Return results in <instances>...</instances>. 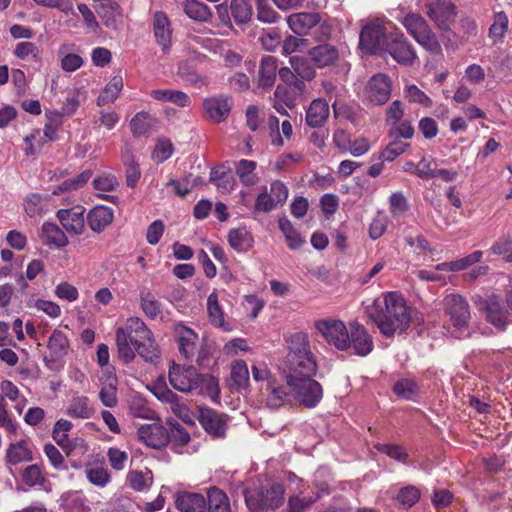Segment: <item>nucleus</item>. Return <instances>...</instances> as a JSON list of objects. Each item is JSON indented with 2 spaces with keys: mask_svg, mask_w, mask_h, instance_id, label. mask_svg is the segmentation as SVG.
Instances as JSON below:
<instances>
[{
  "mask_svg": "<svg viewBox=\"0 0 512 512\" xmlns=\"http://www.w3.org/2000/svg\"><path fill=\"white\" fill-rule=\"evenodd\" d=\"M91 176L92 172L90 170H85L81 172L79 175L63 181L53 191V194L59 195L63 192L78 190L82 188L90 180Z\"/></svg>",
  "mask_w": 512,
  "mask_h": 512,
  "instance_id": "nucleus-51",
  "label": "nucleus"
},
{
  "mask_svg": "<svg viewBox=\"0 0 512 512\" xmlns=\"http://www.w3.org/2000/svg\"><path fill=\"white\" fill-rule=\"evenodd\" d=\"M228 242L237 251H247L252 247L253 238L245 227H239L229 231Z\"/></svg>",
  "mask_w": 512,
  "mask_h": 512,
  "instance_id": "nucleus-40",
  "label": "nucleus"
},
{
  "mask_svg": "<svg viewBox=\"0 0 512 512\" xmlns=\"http://www.w3.org/2000/svg\"><path fill=\"white\" fill-rule=\"evenodd\" d=\"M137 434L140 441L154 449L164 447L170 440L168 430L160 423L142 425Z\"/></svg>",
  "mask_w": 512,
  "mask_h": 512,
  "instance_id": "nucleus-16",
  "label": "nucleus"
},
{
  "mask_svg": "<svg viewBox=\"0 0 512 512\" xmlns=\"http://www.w3.org/2000/svg\"><path fill=\"white\" fill-rule=\"evenodd\" d=\"M184 12L189 18L200 22L208 21L212 16L209 7L197 0H187L184 4Z\"/></svg>",
  "mask_w": 512,
  "mask_h": 512,
  "instance_id": "nucleus-49",
  "label": "nucleus"
},
{
  "mask_svg": "<svg viewBox=\"0 0 512 512\" xmlns=\"http://www.w3.org/2000/svg\"><path fill=\"white\" fill-rule=\"evenodd\" d=\"M49 197L39 193L28 194L23 201L25 213L30 218H39L48 210Z\"/></svg>",
  "mask_w": 512,
  "mask_h": 512,
  "instance_id": "nucleus-33",
  "label": "nucleus"
},
{
  "mask_svg": "<svg viewBox=\"0 0 512 512\" xmlns=\"http://www.w3.org/2000/svg\"><path fill=\"white\" fill-rule=\"evenodd\" d=\"M310 59L318 68H325L336 63L339 58L337 48L331 44H321L309 50Z\"/></svg>",
  "mask_w": 512,
  "mask_h": 512,
  "instance_id": "nucleus-27",
  "label": "nucleus"
},
{
  "mask_svg": "<svg viewBox=\"0 0 512 512\" xmlns=\"http://www.w3.org/2000/svg\"><path fill=\"white\" fill-rule=\"evenodd\" d=\"M315 329L335 348L347 351L350 348V332L343 321L334 318L319 319L314 323Z\"/></svg>",
  "mask_w": 512,
  "mask_h": 512,
  "instance_id": "nucleus-6",
  "label": "nucleus"
},
{
  "mask_svg": "<svg viewBox=\"0 0 512 512\" xmlns=\"http://www.w3.org/2000/svg\"><path fill=\"white\" fill-rule=\"evenodd\" d=\"M122 160L125 165L126 184L133 188L141 176L139 165L135 162L134 156L129 149H125L122 152Z\"/></svg>",
  "mask_w": 512,
  "mask_h": 512,
  "instance_id": "nucleus-45",
  "label": "nucleus"
},
{
  "mask_svg": "<svg viewBox=\"0 0 512 512\" xmlns=\"http://www.w3.org/2000/svg\"><path fill=\"white\" fill-rule=\"evenodd\" d=\"M155 396L170 405L171 411L182 421L186 423L193 422V415L187 405L181 401V398L168 388H159L155 391Z\"/></svg>",
  "mask_w": 512,
  "mask_h": 512,
  "instance_id": "nucleus-20",
  "label": "nucleus"
},
{
  "mask_svg": "<svg viewBox=\"0 0 512 512\" xmlns=\"http://www.w3.org/2000/svg\"><path fill=\"white\" fill-rule=\"evenodd\" d=\"M126 482L137 492L147 491L153 484V473L147 468L144 471L132 470L128 472Z\"/></svg>",
  "mask_w": 512,
  "mask_h": 512,
  "instance_id": "nucleus-36",
  "label": "nucleus"
},
{
  "mask_svg": "<svg viewBox=\"0 0 512 512\" xmlns=\"http://www.w3.org/2000/svg\"><path fill=\"white\" fill-rule=\"evenodd\" d=\"M154 119L147 112H138L130 121V129L135 137L144 136L152 130Z\"/></svg>",
  "mask_w": 512,
  "mask_h": 512,
  "instance_id": "nucleus-43",
  "label": "nucleus"
},
{
  "mask_svg": "<svg viewBox=\"0 0 512 512\" xmlns=\"http://www.w3.org/2000/svg\"><path fill=\"white\" fill-rule=\"evenodd\" d=\"M99 398L102 404L106 407L116 406L117 400V378L113 374H108L104 380L101 381V389Z\"/></svg>",
  "mask_w": 512,
  "mask_h": 512,
  "instance_id": "nucleus-37",
  "label": "nucleus"
},
{
  "mask_svg": "<svg viewBox=\"0 0 512 512\" xmlns=\"http://www.w3.org/2000/svg\"><path fill=\"white\" fill-rule=\"evenodd\" d=\"M207 312L210 323L223 331H230L231 326L225 322L224 312L219 304L218 295L212 292L207 298Z\"/></svg>",
  "mask_w": 512,
  "mask_h": 512,
  "instance_id": "nucleus-34",
  "label": "nucleus"
},
{
  "mask_svg": "<svg viewBox=\"0 0 512 512\" xmlns=\"http://www.w3.org/2000/svg\"><path fill=\"white\" fill-rule=\"evenodd\" d=\"M404 94L409 102L418 103L427 108L432 106L431 98L414 84L407 85L405 87Z\"/></svg>",
  "mask_w": 512,
  "mask_h": 512,
  "instance_id": "nucleus-59",
  "label": "nucleus"
},
{
  "mask_svg": "<svg viewBox=\"0 0 512 512\" xmlns=\"http://www.w3.org/2000/svg\"><path fill=\"white\" fill-rule=\"evenodd\" d=\"M287 385L294 397L308 408L315 407L322 399V387L313 377L301 379H296L295 376L287 377Z\"/></svg>",
  "mask_w": 512,
  "mask_h": 512,
  "instance_id": "nucleus-7",
  "label": "nucleus"
},
{
  "mask_svg": "<svg viewBox=\"0 0 512 512\" xmlns=\"http://www.w3.org/2000/svg\"><path fill=\"white\" fill-rule=\"evenodd\" d=\"M321 20L316 12L294 13L287 17L289 28L297 35H306Z\"/></svg>",
  "mask_w": 512,
  "mask_h": 512,
  "instance_id": "nucleus-25",
  "label": "nucleus"
},
{
  "mask_svg": "<svg viewBox=\"0 0 512 512\" xmlns=\"http://www.w3.org/2000/svg\"><path fill=\"white\" fill-rule=\"evenodd\" d=\"M230 386L233 389H243L247 387L249 382V371L243 360L233 362L230 374Z\"/></svg>",
  "mask_w": 512,
  "mask_h": 512,
  "instance_id": "nucleus-44",
  "label": "nucleus"
},
{
  "mask_svg": "<svg viewBox=\"0 0 512 512\" xmlns=\"http://www.w3.org/2000/svg\"><path fill=\"white\" fill-rule=\"evenodd\" d=\"M231 15L236 23H247L252 16V6L248 0H231Z\"/></svg>",
  "mask_w": 512,
  "mask_h": 512,
  "instance_id": "nucleus-53",
  "label": "nucleus"
},
{
  "mask_svg": "<svg viewBox=\"0 0 512 512\" xmlns=\"http://www.w3.org/2000/svg\"><path fill=\"white\" fill-rule=\"evenodd\" d=\"M84 212V207L76 206L70 209L59 210L57 217L68 233L79 235L85 227Z\"/></svg>",
  "mask_w": 512,
  "mask_h": 512,
  "instance_id": "nucleus-19",
  "label": "nucleus"
},
{
  "mask_svg": "<svg viewBox=\"0 0 512 512\" xmlns=\"http://www.w3.org/2000/svg\"><path fill=\"white\" fill-rule=\"evenodd\" d=\"M284 486L278 482L267 481L259 487L246 489L245 503L250 512L274 510L284 502Z\"/></svg>",
  "mask_w": 512,
  "mask_h": 512,
  "instance_id": "nucleus-3",
  "label": "nucleus"
},
{
  "mask_svg": "<svg viewBox=\"0 0 512 512\" xmlns=\"http://www.w3.org/2000/svg\"><path fill=\"white\" fill-rule=\"evenodd\" d=\"M196 391H198L199 394L207 395L212 399L217 398L220 392L217 378L211 375L200 374L198 389Z\"/></svg>",
  "mask_w": 512,
  "mask_h": 512,
  "instance_id": "nucleus-56",
  "label": "nucleus"
},
{
  "mask_svg": "<svg viewBox=\"0 0 512 512\" xmlns=\"http://www.w3.org/2000/svg\"><path fill=\"white\" fill-rule=\"evenodd\" d=\"M388 41L386 29L380 21L367 24L360 34V46L370 54L383 53Z\"/></svg>",
  "mask_w": 512,
  "mask_h": 512,
  "instance_id": "nucleus-11",
  "label": "nucleus"
},
{
  "mask_svg": "<svg viewBox=\"0 0 512 512\" xmlns=\"http://www.w3.org/2000/svg\"><path fill=\"white\" fill-rule=\"evenodd\" d=\"M384 52H388L397 63L404 66H411L417 59L414 47L403 34L393 36Z\"/></svg>",
  "mask_w": 512,
  "mask_h": 512,
  "instance_id": "nucleus-15",
  "label": "nucleus"
},
{
  "mask_svg": "<svg viewBox=\"0 0 512 512\" xmlns=\"http://www.w3.org/2000/svg\"><path fill=\"white\" fill-rule=\"evenodd\" d=\"M42 235L50 245L65 247L68 244L65 233L54 223L45 222L42 225Z\"/></svg>",
  "mask_w": 512,
  "mask_h": 512,
  "instance_id": "nucleus-48",
  "label": "nucleus"
},
{
  "mask_svg": "<svg viewBox=\"0 0 512 512\" xmlns=\"http://www.w3.org/2000/svg\"><path fill=\"white\" fill-rule=\"evenodd\" d=\"M173 154V144L169 139H160L153 151L152 158L157 163H162Z\"/></svg>",
  "mask_w": 512,
  "mask_h": 512,
  "instance_id": "nucleus-62",
  "label": "nucleus"
},
{
  "mask_svg": "<svg viewBox=\"0 0 512 512\" xmlns=\"http://www.w3.org/2000/svg\"><path fill=\"white\" fill-rule=\"evenodd\" d=\"M286 343L288 348L287 360L289 358L305 356L312 353L310 350L308 336L305 333L297 332L290 335L287 338Z\"/></svg>",
  "mask_w": 512,
  "mask_h": 512,
  "instance_id": "nucleus-35",
  "label": "nucleus"
},
{
  "mask_svg": "<svg viewBox=\"0 0 512 512\" xmlns=\"http://www.w3.org/2000/svg\"><path fill=\"white\" fill-rule=\"evenodd\" d=\"M152 27L157 44L162 47L163 52H167L171 47L172 39V28L168 16L162 11L155 12Z\"/></svg>",
  "mask_w": 512,
  "mask_h": 512,
  "instance_id": "nucleus-21",
  "label": "nucleus"
},
{
  "mask_svg": "<svg viewBox=\"0 0 512 512\" xmlns=\"http://www.w3.org/2000/svg\"><path fill=\"white\" fill-rule=\"evenodd\" d=\"M62 125V117L58 113H53L48 117V121L44 127V139L43 142L57 140V132Z\"/></svg>",
  "mask_w": 512,
  "mask_h": 512,
  "instance_id": "nucleus-61",
  "label": "nucleus"
},
{
  "mask_svg": "<svg viewBox=\"0 0 512 512\" xmlns=\"http://www.w3.org/2000/svg\"><path fill=\"white\" fill-rule=\"evenodd\" d=\"M114 218V211L107 206H96L91 209L87 215V223L90 229L96 233H100L108 227Z\"/></svg>",
  "mask_w": 512,
  "mask_h": 512,
  "instance_id": "nucleus-26",
  "label": "nucleus"
},
{
  "mask_svg": "<svg viewBox=\"0 0 512 512\" xmlns=\"http://www.w3.org/2000/svg\"><path fill=\"white\" fill-rule=\"evenodd\" d=\"M94 8L107 28L117 29L123 21L122 9L113 0H97Z\"/></svg>",
  "mask_w": 512,
  "mask_h": 512,
  "instance_id": "nucleus-17",
  "label": "nucleus"
},
{
  "mask_svg": "<svg viewBox=\"0 0 512 512\" xmlns=\"http://www.w3.org/2000/svg\"><path fill=\"white\" fill-rule=\"evenodd\" d=\"M256 17L266 24H273L279 21L280 15L269 4L268 0H256Z\"/></svg>",
  "mask_w": 512,
  "mask_h": 512,
  "instance_id": "nucleus-54",
  "label": "nucleus"
},
{
  "mask_svg": "<svg viewBox=\"0 0 512 512\" xmlns=\"http://www.w3.org/2000/svg\"><path fill=\"white\" fill-rule=\"evenodd\" d=\"M174 338L180 355L187 362L204 365L209 357V351L204 340L191 328L179 323L174 326Z\"/></svg>",
  "mask_w": 512,
  "mask_h": 512,
  "instance_id": "nucleus-4",
  "label": "nucleus"
},
{
  "mask_svg": "<svg viewBox=\"0 0 512 512\" xmlns=\"http://www.w3.org/2000/svg\"><path fill=\"white\" fill-rule=\"evenodd\" d=\"M198 420L207 433L215 437L225 435V420L216 411L210 408H199Z\"/></svg>",
  "mask_w": 512,
  "mask_h": 512,
  "instance_id": "nucleus-24",
  "label": "nucleus"
},
{
  "mask_svg": "<svg viewBox=\"0 0 512 512\" xmlns=\"http://www.w3.org/2000/svg\"><path fill=\"white\" fill-rule=\"evenodd\" d=\"M123 88V80L120 76H114L105 86L102 93L97 98V105L104 106L113 103Z\"/></svg>",
  "mask_w": 512,
  "mask_h": 512,
  "instance_id": "nucleus-47",
  "label": "nucleus"
},
{
  "mask_svg": "<svg viewBox=\"0 0 512 512\" xmlns=\"http://www.w3.org/2000/svg\"><path fill=\"white\" fill-rule=\"evenodd\" d=\"M509 20L507 15L500 11L494 13L493 23L489 28L488 37L493 44L501 43L505 34L508 31Z\"/></svg>",
  "mask_w": 512,
  "mask_h": 512,
  "instance_id": "nucleus-42",
  "label": "nucleus"
},
{
  "mask_svg": "<svg viewBox=\"0 0 512 512\" xmlns=\"http://www.w3.org/2000/svg\"><path fill=\"white\" fill-rule=\"evenodd\" d=\"M478 310L484 314L485 319L499 331L506 330L509 313L502 306L499 295L491 294L487 298L478 297L474 300Z\"/></svg>",
  "mask_w": 512,
  "mask_h": 512,
  "instance_id": "nucleus-8",
  "label": "nucleus"
},
{
  "mask_svg": "<svg viewBox=\"0 0 512 512\" xmlns=\"http://www.w3.org/2000/svg\"><path fill=\"white\" fill-rule=\"evenodd\" d=\"M85 475L91 484L98 487H105L111 481L108 469L102 464L86 466Z\"/></svg>",
  "mask_w": 512,
  "mask_h": 512,
  "instance_id": "nucleus-46",
  "label": "nucleus"
},
{
  "mask_svg": "<svg viewBox=\"0 0 512 512\" xmlns=\"http://www.w3.org/2000/svg\"><path fill=\"white\" fill-rule=\"evenodd\" d=\"M256 167V162L252 160L242 159L237 162L235 166L236 175L243 185L251 187L258 183L259 178L255 174Z\"/></svg>",
  "mask_w": 512,
  "mask_h": 512,
  "instance_id": "nucleus-38",
  "label": "nucleus"
},
{
  "mask_svg": "<svg viewBox=\"0 0 512 512\" xmlns=\"http://www.w3.org/2000/svg\"><path fill=\"white\" fill-rule=\"evenodd\" d=\"M140 304L144 314L150 318L155 319L161 313V304L149 290H142L140 292Z\"/></svg>",
  "mask_w": 512,
  "mask_h": 512,
  "instance_id": "nucleus-50",
  "label": "nucleus"
},
{
  "mask_svg": "<svg viewBox=\"0 0 512 512\" xmlns=\"http://www.w3.org/2000/svg\"><path fill=\"white\" fill-rule=\"evenodd\" d=\"M22 480L28 486H36L43 485L45 482V477L40 469V467L36 464L27 466L22 471Z\"/></svg>",
  "mask_w": 512,
  "mask_h": 512,
  "instance_id": "nucleus-58",
  "label": "nucleus"
},
{
  "mask_svg": "<svg viewBox=\"0 0 512 512\" xmlns=\"http://www.w3.org/2000/svg\"><path fill=\"white\" fill-rule=\"evenodd\" d=\"M279 228L284 234L286 242L290 249L295 250L303 245L304 239L301 237V235L293 227L292 223L288 219L281 218L279 220Z\"/></svg>",
  "mask_w": 512,
  "mask_h": 512,
  "instance_id": "nucleus-52",
  "label": "nucleus"
},
{
  "mask_svg": "<svg viewBox=\"0 0 512 512\" xmlns=\"http://www.w3.org/2000/svg\"><path fill=\"white\" fill-rule=\"evenodd\" d=\"M289 372L287 377L295 376L296 379L313 377L317 371V364L312 353L288 360Z\"/></svg>",
  "mask_w": 512,
  "mask_h": 512,
  "instance_id": "nucleus-23",
  "label": "nucleus"
},
{
  "mask_svg": "<svg viewBox=\"0 0 512 512\" xmlns=\"http://www.w3.org/2000/svg\"><path fill=\"white\" fill-rule=\"evenodd\" d=\"M66 413L72 418L89 419L94 410L89 405V399L86 396H77L71 400Z\"/></svg>",
  "mask_w": 512,
  "mask_h": 512,
  "instance_id": "nucleus-41",
  "label": "nucleus"
},
{
  "mask_svg": "<svg viewBox=\"0 0 512 512\" xmlns=\"http://www.w3.org/2000/svg\"><path fill=\"white\" fill-rule=\"evenodd\" d=\"M168 376L172 387L180 392L189 393L198 389L200 374L193 366L173 364Z\"/></svg>",
  "mask_w": 512,
  "mask_h": 512,
  "instance_id": "nucleus-12",
  "label": "nucleus"
},
{
  "mask_svg": "<svg viewBox=\"0 0 512 512\" xmlns=\"http://www.w3.org/2000/svg\"><path fill=\"white\" fill-rule=\"evenodd\" d=\"M443 307L452 325L457 329L468 327L471 313L467 300L460 294L451 293L444 297Z\"/></svg>",
  "mask_w": 512,
  "mask_h": 512,
  "instance_id": "nucleus-10",
  "label": "nucleus"
},
{
  "mask_svg": "<svg viewBox=\"0 0 512 512\" xmlns=\"http://www.w3.org/2000/svg\"><path fill=\"white\" fill-rule=\"evenodd\" d=\"M206 501V512H231V505L227 494L216 486L207 489Z\"/></svg>",
  "mask_w": 512,
  "mask_h": 512,
  "instance_id": "nucleus-30",
  "label": "nucleus"
},
{
  "mask_svg": "<svg viewBox=\"0 0 512 512\" xmlns=\"http://www.w3.org/2000/svg\"><path fill=\"white\" fill-rule=\"evenodd\" d=\"M401 23L415 41L432 54H440L442 47L425 19L415 13L403 17Z\"/></svg>",
  "mask_w": 512,
  "mask_h": 512,
  "instance_id": "nucleus-5",
  "label": "nucleus"
},
{
  "mask_svg": "<svg viewBox=\"0 0 512 512\" xmlns=\"http://www.w3.org/2000/svg\"><path fill=\"white\" fill-rule=\"evenodd\" d=\"M116 344L119 358L130 363L137 352L145 361L155 362L159 358L158 345L152 332L139 317H130L116 330Z\"/></svg>",
  "mask_w": 512,
  "mask_h": 512,
  "instance_id": "nucleus-1",
  "label": "nucleus"
},
{
  "mask_svg": "<svg viewBox=\"0 0 512 512\" xmlns=\"http://www.w3.org/2000/svg\"><path fill=\"white\" fill-rule=\"evenodd\" d=\"M33 459V453L28 440L22 439L11 443L6 450V461L10 465L29 462Z\"/></svg>",
  "mask_w": 512,
  "mask_h": 512,
  "instance_id": "nucleus-28",
  "label": "nucleus"
},
{
  "mask_svg": "<svg viewBox=\"0 0 512 512\" xmlns=\"http://www.w3.org/2000/svg\"><path fill=\"white\" fill-rule=\"evenodd\" d=\"M268 389L270 390V393L266 399L267 405L275 409L283 406L288 398V394L285 392L284 388L269 384Z\"/></svg>",
  "mask_w": 512,
  "mask_h": 512,
  "instance_id": "nucleus-64",
  "label": "nucleus"
},
{
  "mask_svg": "<svg viewBox=\"0 0 512 512\" xmlns=\"http://www.w3.org/2000/svg\"><path fill=\"white\" fill-rule=\"evenodd\" d=\"M14 55L21 60H25L28 57L37 60L40 55V50L33 42L24 41L19 42L15 46Z\"/></svg>",
  "mask_w": 512,
  "mask_h": 512,
  "instance_id": "nucleus-63",
  "label": "nucleus"
},
{
  "mask_svg": "<svg viewBox=\"0 0 512 512\" xmlns=\"http://www.w3.org/2000/svg\"><path fill=\"white\" fill-rule=\"evenodd\" d=\"M69 347V341L66 335L55 329L49 337L47 348L50 351V355L53 360L60 359L66 355Z\"/></svg>",
  "mask_w": 512,
  "mask_h": 512,
  "instance_id": "nucleus-39",
  "label": "nucleus"
},
{
  "mask_svg": "<svg viewBox=\"0 0 512 512\" xmlns=\"http://www.w3.org/2000/svg\"><path fill=\"white\" fill-rule=\"evenodd\" d=\"M329 116V104L324 99H315L306 112V123L313 128L322 126Z\"/></svg>",
  "mask_w": 512,
  "mask_h": 512,
  "instance_id": "nucleus-29",
  "label": "nucleus"
},
{
  "mask_svg": "<svg viewBox=\"0 0 512 512\" xmlns=\"http://www.w3.org/2000/svg\"><path fill=\"white\" fill-rule=\"evenodd\" d=\"M420 498V492L415 486L402 488L397 497V502L404 508L412 507Z\"/></svg>",
  "mask_w": 512,
  "mask_h": 512,
  "instance_id": "nucleus-60",
  "label": "nucleus"
},
{
  "mask_svg": "<svg viewBox=\"0 0 512 512\" xmlns=\"http://www.w3.org/2000/svg\"><path fill=\"white\" fill-rule=\"evenodd\" d=\"M232 106V98L223 94L207 97L202 103L205 117L215 123L225 121L231 112Z\"/></svg>",
  "mask_w": 512,
  "mask_h": 512,
  "instance_id": "nucleus-14",
  "label": "nucleus"
},
{
  "mask_svg": "<svg viewBox=\"0 0 512 512\" xmlns=\"http://www.w3.org/2000/svg\"><path fill=\"white\" fill-rule=\"evenodd\" d=\"M68 45H61L58 54L63 55L61 58V68L66 72H74L83 65L81 56L74 53L64 54L68 50Z\"/></svg>",
  "mask_w": 512,
  "mask_h": 512,
  "instance_id": "nucleus-55",
  "label": "nucleus"
},
{
  "mask_svg": "<svg viewBox=\"0 0 512 512\" xmlns=\"http://www.w3.org/2000/svg\"><path fill=\"white\" fill-rule=\"evenodd\" d=\"M428 17L442 31L450 30L455 21L454 5L447 0H418Z\"/></svg>",
  "mask_w": 512,
  "mask_h": 512,
  "instance_id": "nucleus-9",
  "label": "nucleus"
},
{
  "mask_svg": "<svg viewBox=\"0 0 512 512\" xmlns=\"http://www.w3.org/2000/svg\"><path fill=\"white\" fill-rule=\"evenodd\" d=\"M290 62L296 74L303 80L310 81L315 77L316 71L307 62L306 59L300 57H292Z\"/></svg>",
  "mask_w": 512,
  "mask_h": 512,
  "instance_id": "nucleus-57",
  "label": "nucleus"
},
{
  "mask_svg": "<svg viewBox=\"0 0 512 512\" xmlns=\"http://www.w3.org/2000/svg\"><path fill=\"white\" fill-rule=\"evenodd\" d=\"M369 317L375 322L380 332L391 337L403 333L410 325L411 316L401 295L391 292L384 297V307L368 308Z\"/></svg>",
  "mask_w": 512,
  "mask_h": 512,
  "instance_id": "nucleus-2",
  "label": "nucleus"
},
{
  "mask_svg": "<svg viewBox=\"0 0 512 512\" xmlns=\"http://www.w3.org/2000/svg\"><path fill=\"white\" fill-rule=\"evenodd\" d=\"M277 71V59L270 55L264 56L260 63L258 86L262 88L271 87L276 80Z\"/></svg>",
  "mask_w": 512,
  "mask_h": 512,
  "instance_id": "nucleus-32",
  "label": "nucleus"
},
{
  "mask_svg": "<svg viewBox=\"0 0 512 512\" xmlns=\"http://www.w3.org/2000/svg\"><path fill=\"white\" fill-rule=\"evenodd\" d=\"M363 96L370 104H385L391 96V81L389 77L382 73L372 76L364 88Z\"/></svg>",
  "mask_w": 512,
  "mask_h": 512,
  "instance_id": "nucleus-13",
  "label": "nucleus"
},
{
  "mask_svg": "<svg viewBox=\"0 0 512 512\" xmlns=\"http://www.w3.org/2000/svg\"><path fill=\"white\" fill-rule=\"evenodd\" d=\"M153 99L161 102H170L174 105L184 108L191 104V98L188 94L174 89H155L150 92Z\"/></svg>",
  "mask_w": 512,
  "mask_h": 512,
  "instance_id": "nucleus-31",
  "label": "nucleus"
},
{
  "mask_svg": "<svg viewBox=\"0 0 512 512\" xmlns=\"http://www.w3.org/2000/svg\"><path fill=\"white\" fill-rule=\"evenodd\" d=\"M174 503L179 512H206V496L190 491H178L174 494Z\"/></svg>",
  "mask_w": 512,
  "mask_h": 512,
  "instance_id": "nucleus-18",
  "label": "nucleus"
},
{
  "mask_svg": "<svg viewBox=\"0 0 512 512\" xmlns=\"http://www.w3.org/2000/svg\"><path fill=\"white\" fill-rule=\"evenodd\" d=\"M350 348L359 356L368 355L373 349V342L361 324L357 322L350 323Z\"/></svg>",
  "mask_w": 512,
  "mask_h": 512,
  "instance_id": "nucleus-22",
  "label": "nucleus"
}]
</instances>
